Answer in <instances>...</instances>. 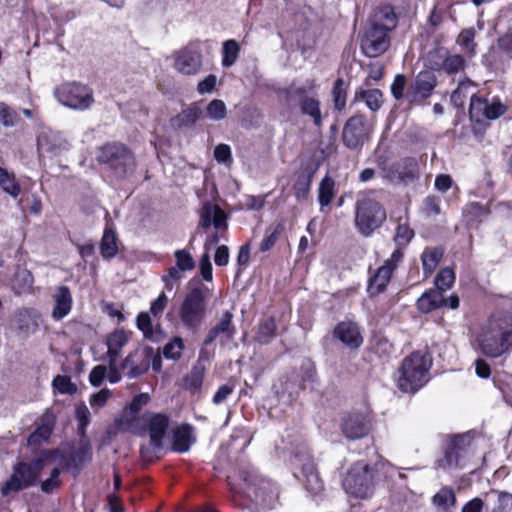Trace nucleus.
Instances as JSON below:
<instances>
[{"label": "nucleus", "instance_id": "f257e3e1", "mask_svg": "<svg viewBox=\"0 0 512 512\" xmlns=\"http://www.w3.org/2000/svg\"><path fill=\"white\" fill-rule=\"evenodd\" d=\"M431 366L429 354L419 351L410 354L403 359L398 369V388L405 393H415L429 381Z\"/></svg>", "mask_w": 512, "mask_h": 512}, {"label": "nucleus", "instance_id": "f03ea898", "mask_svg": "<svg viewBox=\"0 0 512 512\" xmlns=\"http://www.w3.org/2000/svg\"><path fill=\"white\" fill-rule=\"evenodd\" d=\"M476 341L485 356L498 358L512 351V329L502 319H491L482 326Z\"/></svg>", "mask_w": 512, "mask_h": 512}, {"label": "nucleus", "instance_id": "7ed1b4c3", "mask_svg": "<svg viewBox=\"0 0 512 512\" xmlns=\"http://www.w3.org/2000/svg\"><path fill=\"white\" fill-rule=\"evenodd\" d=\"M57 452H45L31 463L19 462L13 467L11 476L3 484L1 492L4 496L11 492L33 486L38 480L46 462H54Z\"/></svg>", "mask_w": 512, "mask_h": 512}, {"label": "nucleus", "instance_id": "20e7f679", "mask_svg": "<svg viewBox=\"0 0 512 512\" xmlns=\"http://www.w3.org/2000/svg\"><path fill=\"white\" fill-rule=\"evenodd\" d=\"M314 88L313 81H307L302 85L292 84L285 90V102L289 106L298 104L302 115L309 117L315 126L321 127L323 116Z\"/></svg>", "mask_w": 512, "mask_h": 512}, {"label": "nucleus", "instance_id": "39448f33", "mask_svg": "<svg viewBox=\"0 0 512 512\" xmlns=\"http://www.w3.org/2000/svg\"><path fill=\"white\" fill-rule=\"evenodd\" d=\"M385 220V209L371 194H364L357 199L354 222L360 234L371 235Z\"/></svg>", "mask_w": 512, "mask_h": 512}, {"label": "nucleus", "instance_id": "423d86ee", "mask_svg": "<svg viewBox=\"0 0 512 512\" xmlns=\"http://www.w3.org/2000/svg\"><path fill=\"white\" fill-rule=\"evenodd\" d=\"M396 25L395 15L392 12L385 13V23H372L366 30L361 49L368 57H377L383 54L390 45L388 32Z\"/></svg>", "mask_w": 512, "mask_h": 512}, {"label": "nucleus", "instance_id": "0eeeda50", "mask_svg": "<svg viewBox=\"0 0 512 512\" xmlns=\"http://www.w3.org/2000/svg\"><path fill=\"white\" fill-rule=\"evenodd\" d=\"M97 160L106 164L119 177L132 173L135 169L133 154L120 143H108L100 147Z\"/></svg>", "mask_w": 512, "mask_h": 512}, {"label": "nucleus", "instance_id": "6e6552de", "mask_svg": "<svg viewBox=\"0 0 512 512\" xmlns=\"http://www.w3.org/2000/svg\"><path fill=\"white\" fill-rule=\"evenodd\" d=\"M373 475L363 462L355 463L343 480L346 493L359 499L368 498L373 493Z\"/></svg>", "mask_w": 512, "mask_h": 512}, {"label": "nucleus", "instance_id": "1a4fd4ad", "mask_svg": "<svg viewBox=\"0 0 512 512\" xmlns=\"http://www.w3.org/2000/svg\"><path fill=\"white\" fill-rule=\"evenodd\" d=\"M54 96L62 105L75 110H86L94 102L92 89L77 82L59 85Z\"/></svg>", "mask_w": 512, "mask_h": 512}, {"label": "nucleus", "instance_id": "9d476101", "mask_svg": "<svg viewBox=\"0 0 512 512\" xmlns=\"http://www.w3.org/2000/svg\"><path fill=\"white\" fill-rule=\"evenodd\" d=\"M206 310L204 291L201 288H194L185 295L179 308V317L185 327L193 329L202 323Z\"/></svg>", "mask_w": 512, "mask_h": 512}, {"label": "nucleus", "instance_id": "9b49d317", "mask_svg": "<svg viewBox=\"0 0 512 512\" xmlns=\"http://www.w3.org/2000/svg\"><path fill=\"white\" fill-rule=\"evenodd\" d=\"M203 43L193 41L172 54L173 68L182 75H196L203 66Z\"/></svg>", "mask_w": 512, "mask_h": 512}, {"label": "nucleus", "instance_id": "f8f14e48", "mask_svg": "<svg viewBox=\"0 0 512 512\" xmlns=\"http://www.w3.org/2000/svg\"><path fill=\"white\" fill-rule=\"evenodd\" d=\"M381 173L394 184H408L419 178V164L413 157H406L392 164H383Z\"/></svg>", "mask_w": 512, "mask_h": 512}, {"label": "nucleus", "instance_id": "ddd939ff", "mask_svg": "<svg viewBox=\"0 0 512 512\" xmlns=\"http://www.w3.org/2000/svg\"><path fill=\"white\" fill-rule=\"evenodd\" d=\"M403 250L398 247L393 251L388 259H386L380 267L369 278L368 293L371 296L378 295L383 292L389 284L393 272L403 260Z\"/></svg>", "mask_w": 512, "mask_h": 512}, {"label": "nucleus", "instance_id": "4468645a", "mask_svg": "<svg viewBox=\"0 0 512 512\" xmlns=\"http://www.w3.org/2000/svg\"><path fill=\"white\" fill-rule=\"evenodd\" d=\"M70 147L67 139L50 129H42L37 136V152L40 161L62 155Z\"/></svg>", "mask_w": 512, "mask_h": 512}, {"label": "nucleus", "instance_id": "2eb2a0df", "mask_svg": "<svg viewBox=\"0 0 512 512\" xmlns=\"http://www.w3.org/2000/svg\"><path fill=\"white\" fill-rule=\"evenodd\" d=\"M154 357V349L149 346H139L129 353L121 364V369L132 379L145 373Z\"/></svg>", "mask_w": 512, "mask_h": 512}, {"label": "nucleus", "instance_id": "dca6fc26", "mask_svg": "<svg viewBox=\"0 0 512 512\" xmlns=\"http://www.w3.org/2000/svg\"><path fill=\"white\" fill-rule=\"evenodd\" d=\"M468 439L459 435L452 438L444 451V455L437 461L439 468L452 470L463 467V458L467 452Z\"/></svg>", "mask_w": 512, "mask_h": 512}, {"label": "nucleus", "instance_id": "f3484780", "mask_svg": "<svg viewBox=\"0 0 512 512\" xmlns=\"http://www.w3.org/2000/svg\"><path fill=\"white\" fill-rule=\"evenodd\" d=\"M506 112V106L501 103L499 99L493 98L490 102L477 97L475 94L470 95V108L469 113L472 119H477L481 116L495 120Z\"/></svg>", "mask_w": 512, "mask_h": 512}, {"label": "nucleus", "instance_id": "a211bd4d", "mask_svg": "<svg viewBox=\"0 0 512 512\" xmlns=\"http://www.w3.org/2000/svg\"><path fill=\"white\" fill-rule=\"evenodd\" d=\"M371 423L367 415L361 412L346 414L341 422V431L349 440L361 439L369 434Z\"/></svg>", "mask_w": 512, "mask_h": 512}, {"label": "nucleus", "instance_id": "6ab92c4d", "mask_svg": "<svg viewBox=\"0 0 512 512\" xmlns=\"http://www.w3.org/2000/svg\"><path fill=\"white\" fill-rule=\"evenodd\" d=\"M368 135L365 119L361 115L351 117L343 128V142L351 149L361 146Z\"/></svg>", "mask_w": 512, "mask_h": 512}, {"label": "nucleus", "instance_id": "aec40b11", "mask_svg": "<svg viewBox=\"0 0 512 512\" xmlns=\"http://www.w3.org/2000/svg\"><path fill=\"white\" fill-rule=\"evenodd\" d=\"M147 431L150 445L154 451L163 447V439L169 427V418L164 414H151L146 416Z\"/></svg>", "mask_w": 512, "mask_h": 512}, {"label": "nucleus", "instance_id": "412c9836", "mask_svg": "<svg viewBox=\"0 0 512 512\" xmlns=\"http://www.w3.org/2000/svg\"><path fill=\"white\" fill-rule=\"evenodd\" d=\"M334 336L349 349H358L363 343V336L357 323L346 320L338 323Z\"/></svg>", "mask_w": 512, "mask_h": 512}, {"label": "nucleus", "instance_id": "4be33fe9", "mask_svg": "<svg viewBox=\"0 0 512 512\" xmlns=\"http://www.w3.org/2000/svg\"><path fill=\"white\" fill-rule=\"evenodd\" d=\"M436 84L437 80L433 73L429 71L420 72L412 84L407 96L412 102L425 99L431 95Z\"/></svg>", "mask_w": 512, "mask_h": 512}, {"label": "nucleus", "instance_id": "5701e85b", "mask_svg": "<svg viewBox=\"0 0 512 512\" xmlns=\"http://www.w3.org/2000/svg\"><path fill=\"white\" fill-rule=\"evenodd\" d=\"M200 225L205 229L213 225L217 231L226 230L227 215L219 206L207 202L200 212Z\"/></svg>", "mask_w": 512, "mask_h": 512}, {"label": "nucleus", "instance_id": "b1692460", "mask_svg": "<svg viewBox=\"0 0 512 512\" xmlns=\"http://www.w3.org/2000/svg\"><path fill=\"white\" fill-rule=\"evenodd\" d=\"M233 314L230 311H224L219 321L209 330L205 340V345H210L220 336L232 340L236 334V328L232 324Z\"/></svg>", "mask_w": 512, "mask_h": 512}, {"label": "nucleus", "instance_id": "393cba45", "mask_svg": "<svg viewBox=\"0 0 512 512\" xmlns=\"http://www.w3.org/2000/svg\"><path fill=\"white\" fill-rule=\"evenodd\" d=\"M496 30L499 34L498 46L505 52L512 51V9L500 13Z\"/></svg>", "mask_w": 512, "mask_h": 512}, {"label": "nucleus", "instance_id": "a878e982", "mask_svg": "<svg viewBox=\"0 0 512 512\" xmlns=\"http://www.w3.org/2000/svg\"><path fill=\"white\" fill-rule=\"evenodd\" d=\"M54 307L52 317L55 320H61L67 316L72 308V296L70 290L66 286H60L53 294Z\"/></svg>", "mask_w": 512, "mask_h": 512}, {"label": "nucleus", "instance_id": "bb28decb", "mask_svg": "<svg viewBox=\"0 0 512 512\" xmlns=\"http://www.w3.org/2000/svg\"><path fill=\"white\" fill-rule=\"evenodd\" d=\"M244 481L247 482L249 486H256L254 491L255 498H261L263 504L270 505L276 499L277 488L270 481L258 477L255 480L244 478Z\"/></svg>", "mask_w": 512, "mask_h": 512}, {"label": "nucleus", "instance_id": "cd10ccee", "mask_svg": "<svg viewBox=\"0 0 512 512\" xmlns=\"http://www.w3.org/2000/svg\"><path fill=\"white\" fill-rule=\"evenodd\" d=\"M56 452H57L56 459L53 463L57 462V464L60 468H63V469L69 470V471H75V472L79 471V469L81 468L83 463L88 461L91 458V454H90V451L88 448H81L78 451H76L75 453H71L67 456L61 455L59 461H58L59 451H56Z\"/></svg>", "mask_w": 512, "mask_h": 512}, {"label": "nucleus", "instance_id": "c85d7f7f", "mask_svg": "<svg viewBox=\"0 0 512 512\" xmlns=\"http://www.w3.org/2000/svg\"><path fill=\"white\" fill-rule=\"evenodd\" d=\"M129 341V333L124 329H116L106 338L107 356L109 359L117 360L122 348Z\"/></svg>", "mask_w": 512, "mask_h": 512}, {"label": "nucleus", "instance_id": "c756f323", "mask_svg": "<svg viewBox=\"0 0 512 512\" xmlns=\"http://www.w3.org/2000/svg\"><path fill=\"white\" fill-rule=\"evenodd\" d=\"M194 439L189 425H181L173 431L172 450L178 453H186L190 450Z\"/></svg>", "mask_w": 512, "mask_h": 512}, {"label": "nucleus", "instance_id": "7c9ffc66", "mask_svg": "<svg viewBox=\"0 0 512 512\" xmlns=\"http://www.w3.org/2000/svg\"><path fill=\"white\" fill-rule=\"evenodd\" d=\"M201 113L200 107L193 104L172 118L171 124L173 127L179 129L192 127L200 118Z\"/></svg>", "mask_w": 512, "mask_h": 512}, {"label": "nucleus", "instance_id": "2f4dec72", "mask_svg": "<svg viewBox=\"0 0 512 512\" xmlns=\"http://www.w3.org/2000/svg\"><path fill=\"white\" fill-rule=\"evenodd\" d=\"M444 304L445 299L439 290H429L417 301V307L422 313H429Z\"/></svg>", "mask_w": 512, "mask_h": 512}, {"label": "nucleus", "instance_id": "473e14b6", "mask_svg": "<svg viewBox=\"0 0 512 512\" xmlns=\"http://www.w3.org/2000/svg\"><path fill=\"white\" fill-rule=\"evenodd\" d=\"M100 253L104 259H111L118 253V240L112 227L107 226L104 230L101 243Z\"/></svg>", "mask_w": 512, "mask_h": 512}, {"label": "nucleus", "instance_id": "72a5a7b5", "mask_svg": "<svg viewBox=\"0 0 512 512\" xmlns=\"http://www.w3.org/2000/svg\"><path fill=\"white\" fill-rule=\"evenodd\" d=\"M206 367L200 360L192 367L189 374L185 377V387L192 392H198L201 389L205 376Z\"/></svg>", "mask_w": 512, "mask_h": 512}, {"label": "nucleus", "instance_id": "f704fd0d", "mask_svg": "<svg viewBox=\"0 0 512 512\" xmlns=\"http://www.w3.org/2000/svg\"><path fill=\"white\" fill-rule=\"evenodd\" d=\"M0 186L2 190L13 198L19 196L21 192L20 184L15 175L0 167Z\"/></svg>", "mask_w": 512, "mask_h": 512}, {"label": "nucleus", "instance_id": "c9c22d12", "mask_svg": "<svg viewBox=\"0 0 512 512\" xmlns=\"http://www.w3.org/2000/svg\"><path fill=\"white\" fill-rule=\"evenodd\" d=\"M335 196V181L329 177L325 176L318 188V201L321 207L328 206Z\"/></svg>", "mask_w": 512, "mask_h": 512}, {"label": "nucleus", "instance_id": "e433bc0d", "mask_svg": "<svg viewBox=\"0 0 512 512\" xmlns=\"http://www.w3.org/2000/svg\"><path fill=\"white\" fill-rule=\"evenodd\" d=\"M443 256L440 248H428L422 253V265L426 275H431Z\"/></svg>", "mask_w": 512, "mask_h": 512}, {"label": "nucleus", "instance_id": "4c0bfd02", "mask_svg": "<svg viewBox=\"0 0 512 512\" xmlns=\"http://www.w3.org/2000/svg\"><path fill=\"white\" fill-rule=\"evenodd\" d=\"M305 476V486L308 491L313 494H318L323 490V484L318 474L315 472L314 465L309 463L305 464L302 468Z\"/></svg>", "mask_w": 512, "mask_h": 512}, {"label": "nucleus", "instance_id": "58836bf2", "mask_svg": "<svg viewBox=\"0 0 512 512\" xmlns=\"http://www.w3.org/2000/svg\"><path fill=\"white\" fill-rule=\"evenodd\" d=\"M34 282L32 273L27 269H19L12 280V289L17 294L29 290Z\"/></svg>", "mask_w": 512, "mask_h": 512}, {"label": "nucleus", "instance_id": "ea45409f", "mask_svg": "<svg viewBox=\"0 0 512 512\" xmlns=\"http://www.w3.org/2000/svg\"><path fill=\"white\" fill-rule=\"evenodd\" d=\"M240 52V47L234 39L227 40L222 46V60L223 67H231L236 62Z\"/></svg>", "mask_w": 512, "mask_h": 512}, {"label": "nucleus", "instance_id": "a19ab883", "mask_svg": "<svg viewBox=\"0 0 512 512\" xmlns=\"http://www.w3.org/2000/svg\"><path fill=\"white\" fill-rule=\"evenodd\" d=\"M227 116V107L224 101L213 99L208 103L205 110V118L212 121H221Z\"/></svg>", "mask_w": 512, "mask_h": 512}, {"label": "nucleus", "instance_id": "79ce46f5", "mask_svg": "<svg viewBox=\"0 0 512 512\" xmlns=\"http://www.w3.org/2000/svg\"><path fill=\"white\" fill-rule=\"evenodd\" d=\"M356 99L364 100L372 111H376L382 104V93L378 89L361 90L356 93Z\"/></svg>", "mask_w": 512, "mask_h": 512}, {"label": "nucleus", "instance_id": "37998d69", "mask_svg": "<svg viewBox=\"0 0 512 512\" xmlns=\"http://www.w3.org/2000/svg\"><path fill=\"white\" fill-rule=\"evenodd\" d=\"M465 68V60L461 55H447L441 65V69L448 75L462 72Z\"/></svg>", "mask_w": 512, "mask_h": 512}, {"label": "nucleus", "instance_id": "c03bdc74", "mask_svg": "<svg viewBox=\"0 0 512 512\" xmlns=\"http://www.w3.org/2000/svg\"><path fill=\"white\" fill-rule=\"evenodd\" d=\"M433 503L445 510L454 507L456 504L454 491L449 487H443L434 495Z\"/></svg>", "mask_w": 512, "mask_h": 512}, {"label": "nucleus", "instance_id": "a18cd8bd", "mask_svg": "<svg viewBox=\"0 0 512 512\" xmlns=\"http://www.w3.org/2000/svg\"><path fill=\"white\" fill-rule=\"evenodd\" d=\"M472 86L473 84L470 80L460 82L458 87L452 92L451 103L457 108H462Z\"/></svg>", "mask_w": 512, "mask_h": 512}, {"label": "nucleus", "instance_id": "49530a36", "mask_svg": "<svg viewBox=\"0 0 512 512\" xmlns=\"http://www.w3.org/2000/svg\"><path fill=\"white\" fill-rule=\"evenodd\" d=\"M276 324L273 319H266L258 328L256 339L261 344H267L275 336Z\"/></svg>", "mask_w": 512, "mask_h": 512}, {"label": "nucleus", "instance_id": "de8ad7c7", "mask_svg": "<svg viewBox=\"0 0 512 512\" xmlns=\"http://www.w3.org/2000/svg\"><path fill=\"white\" fill-rule=\"evenodd\" d=\"M455 281V273L451 268H444L442 269L436 279H435V285L437 287L436 290H439L441 293L443 291H446L447 289L451 288Z\"/></svg>", "mask_w": 512, "mask_h": 512}, {"label": "nucleus", "instance_id": "09e8293b", "mask_svg": "<svg viewBox=\"0 0 512 512\" xmlns=\"http://www.w3.org/2000/svg\"><path fill=\"white\" fill-rule=\"evenodd\" d=\"M52 432V425L49 422L43 421L37 429L29 436L28 444L36 445L49 438Z\"/></svg>", "mask_w": 512, "mask_h": 512}, {"label": "nucleus", "instance_id": "8fccbe9b", "mask_svg": "<svg viewBox=\"0 0 512 512\" xmlns=\"http://www.w3.org/2000/svg\"><path fill=\"white\" fill-rule=\"evenodd\" d=\"M183 348V340L179 337H175L164 346L163 354L168 359L177 360L180 358Z\"/></svg>", "mask_w": 512, "mask_h": 512}, {"label": "nucleus", "instance_id": "3c124183", "mask_svg": "<svg viewBox=\"0 0 512 512\" xmlns=\"http://www.w3.org/2000/svg\"><path fill=\"white\" fill-rule=\"evenodd\" d=\"M111 397L112 391L108 388H103L90 396L89 404L94 411H97L103 408Z\"/></svg>", "mask_w": 512, "mask_h": 512}, {"label": "nucleus", "instance_id": "603ef678", "mask_svg": "<svg viewBox=\"0 0 512 512\" xmlns=\"http://www.w3.org/2000/svg\"><path fill=\"white\" fill-rule=\"evenodd\" d=\"M316 381L315 368L311 363H306L302 366L301 382L299 383L300 389L314 388Z\"/></svg>", "mask_w": 512, "mask_h": 512}, {"label": "nucleus", "instance_id": "864d4df0", "mask_svg": "<svg viewBox=\"0 0 512 512\" xmlns=\"http://www.w3.org/2000/svg\"><path fill=\"white\" fill-rule=\"evenodd\" d=\"M176 266L182 269V271H191L195 267V261L191 254L185 249H179L175 251Z\"/></svg>", "mask_w": 512, "mask_h": 512}, {"label": "nucleus", "instance_id": "5fc2aeb1", "mask_svg": "<svg viewBox=\"0 0 512 512\" xmlns=\"http://www.w3.org/2000/svg\"><path fill=\"white\" fill-rule=\"evenodd\" d=\"M52 384L54 389L61 394H73L77 389L68 376L58 375L53 379Z\"/></svg>", "mask_w": 512, "mask_h": 512}, {"label": "nucleus", "instance_id": "6e6d98bb", "mask_svg": "<svg viewBox=\"0 0 512 512\" xmlns=\"http://www.w3.org/2000/svg\"><path fill=\"white\" fill-rule=\"evenodd\" d=\"M60 473V467H54L51 470L50 477L41 483V490L45 493H51L56 488H58L61 484Z\"/></svg>", "mask_w": 512, "mask_h": 512}, {"label": "nucleus", "instance_id": "4d7b16f0", "mask_svg": "<svg viewBox=\"0 0 512 512\" xmlns=\"http://www.w3.org/2000/svg\"><path fill=\"white\" fill-rule=\"evenodd\" d=\"M335 108L341 110L346 105V93L344 89V82L342 79H337L332 90Z\"/></svg>", "mask_w": 512, "mask_h": 512}, {"label": "nucleus", "instance_id": "13d9d810", "mask_svg": "<svg viewBox=\"0 0 512 512\" xmlns=\"http://www.w3.org/2000/svg\"><path fill=\"white\" fill-rule=\"evenodd\" d=\"M475 32L473 29H465L463 30L458 38L457 43L465 49L469 53H474L475 43H474Z\"/></svg>", "mask_w": 512, "mask_h": 512}, {"label": "nucleus", "instance_id": "bf43d9fd", "mask_svg": "<svg viewBox=\"0 0 512 512\" xmlns=\"http://www.w3.org/2000/svg\"><path fill=\"white\" fill-rule=\"evenodd\" d=\"M183 272L184 271H182V269L177 266L170 267L167 271V274L162 277L165 284V289L171 291L174 288V285L182 279Z\"/></svg>", "mask_w": 512, "mask_h": 512}, {"label": "nucleus", "instance_id": "052dcab7", "mask_svg": "<svg viewBox=\"0 0 512 512\" xmlns=\"http://www.w3.org/2000/svg\"><path fill=\"white\" fill-rule=\"evenodd\" d=\"M75 416L79 423V432L83 435L86 427L90 423L91 413L85 404H81L76 408Z\"/></svg>", "mask_w": 512, "mask_h": 512}, {"label": "nucleus", "instance_id": "680f3d73", "mask_svg": "<svg viewBox=\"0 0 512 512\" xmlns=\"http://www.w3.org/2000/svg\"><path fill=\"white\" fill-rule=\"evenodd\" d=\"M235 386L232 384L221 385L213 395L212 402L215 405L224 403L234 392Z\"/></svg>", "mask_w": 512, "mask_h": 512}, {"label": "nucleus", "instance_id": "e2e57ef3", "mask_svg": "<svg viewBox=\"0 0 512 512\" xmlns=\"http://www.w3.org/2000/svg\"><path fill=\"white\" fill-rule=\"evenodd\" d=\"M0 122L4 126H14L17 122L16 112L3 102H0Z\"/></svg>", "mask_w": 512, "mask_h": 512}, {"label": "nucleus", "instance_id": "0e129e2a", "mask_svg": "<svg viewBox=\"0 0 512 512\" xmlns=\"http://www.w3.org/2000/svg\"><path fill=\"white\" fill-rule=\"evenodd\" d=\"M214 158L218 163L230 164L232 162L230 146L227 144H218L214 149Z\"/></svg>", "mask_w": 512, "mask_h": 512}, {"label": "nucleus", "instance_id": "69168bd1", "mask_svg": "<svg viewBox=\"0 0 512 512\" xmlns=\"http://www.w3.org/2000/svg\"><path fill=\"white\" fill-rule=\"evenodd\" d=\"M414 233L413 230L406 224H399L395 234V241L399 246L406 245L412 239Z\"/></svg>", "mask_w": 512, "mask_h": 512}, {"label": "nucleus", "instance_id": "338daca9", "mask_svg": "<svg viewBox=\"0 0 512 512\" xmlns=\"http://www.w3.org/2000/svg\"><path fill=\"white\" fill-rule=\"evenodd\" d=\"M137 327L143 332L146 338H150L152 336L153 329L149 313L141 312L137 316Z\"/></svg>", "mask_w": 512, "mask_h": 512}, {"label": "nucleus", "instance_id": "774afa93", "mask_svg": "<svg viewBox=\"0 0 512 512\" xmlns=\"http://www.w3.org/2000/svg\"><path fill=\"white\" fill-rule=\"evenodd\" d=\"M168 303V298L164 292H162L152 303L150 312L154 317L162 315Z\"/></svg>", "mask_w": 512, "mask_h": 512}]
</instances>
